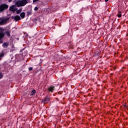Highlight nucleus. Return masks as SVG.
I'll return each instance as SVG.
<instances>
[{
	"label": "nucleus",
	"instance_id": "obj_15",
	"mask_svg": "<svg viewBox=\"0 0 128 128\" xmlns=\"http://www.w3.org/2000/svg\"><path fill=\"white\" fill-rule=\"evenodd\" d=\"M21 12H22V8H21L18 10H16V12L17 14H20Z\"/></svg>",
	"mask_w": 128,
	"mask_h": 128
},
{
	"label": "nucleus",
	"instance_id": "obj_4",
	"mask_svg": "<svg viewBox=\"0 0 128 128\" xmlns=\"http://www.w3.org/2000/svg\"><path fill=\"white\" fill-rule=\"evenodd\" d=\"M50 102V97L48 96H46L44 99L42 100V102H44V104L48 102Z\"/></svg>",
	"mask_w": 128,
	"mask_h": 128
},
{
	"label": "nucleus",
	"instance_id": "obj_16",
	"mask_svg": "<svg viewBox=\"0 0 128 128\" xmlns=\"http://www.w3.org/2000/svg\"><path fill=\"white\" fill-rule=\"evenodd\" d=\"M4 53L0 54V60H2V58H4Z\"/></svg>",
	"mask_w": 128,
	"mask_h": 128
},
{
	"label": "nucleus",
	"instance_id": "obj_9",
	"mask_svg": "<svg viewBox=\"0 0 128 128\" xmlns=\"http://www.w3.org/2000/svg\"><path fill=\"white\" fill-rule=\"evenodd\" d=\"M4 38V32L0 31V40H2Z\"/></svg>",
	"mask_w": 128,
	"mask_h": 128
},
{
	"label": "nucleus",
	"instance_id": "obj_25",
	"mask_svg": "<svg viewBox=\"0 0 128 128\" xmlns=\"http://www.w3.org/2000/svg\"><path fill=\"white\" fill-rule=\"evenodd\" d=\"M109 0H105V2H108Z\"/></svg>",
	"mask_w": 128,
	"mask_h": 128
},
{
	"label": "nucleus",
	"instance_id": "obj_7",
	"mask_svg": "<svg viewBox=\"0 0 128 128\" xmlns=\"http://www.w3.org/2000/svg\"><path fill=\"white\" fill-rule=\"evenodd\" d=\"M11 18L12 20H14L15 21L18 22V20H20V16L18 15H16V16H12Z\"/></svg>",
	"mask_w": 128,
	"mask_h": 128
},
{
	"label": "nucleus",
	"instance_id": "obj_12",
	"mask_svg": "<svg viewBox=\"0 0 128 128\" xmlns=\"http://www.w3.org/2000/svg\"><path fill=\"white\" fill-rule=\"evenodd\" d=\"M2 46H3L4 48H8V42H4V44H2Z\"/></svg>",
	"mask_w": 128,
	"mask_h": 128
},
{
	"label": "nucleus",
	"instance_id": "obj_26",
	"mask_svg": "<svg viewBox=\"0 0 128 128\" xmlns=\"http://www.w3.org/2000/svg\"><path fill=\"white\" fill-rule=\"evenodd\" d=\"M0 44H2V40H0Z\"/></svg>",
	"mask_w": 128,
	"mask_h": 128
},
{
	"label": "nucleus",
	"instance_id": "obj_3",
	"mask_svg": "<svg viewBox=\"0 0 128 128\" xmlns=\"http://www.w3.org/2000/svg\"><path fill=\"white\" fill-rule=\"evenodd\" d=\"M8 8V5L6 4H2L0 5V12H4L5 10Z\"/></svg>",
	"mask_w": 128,
	"mask_h": 128
},
{
	"label": "nucleus",
	"instance_id": "obj_14",
	"mask_svg": "<svg viewBox=\"0 0 128 128\" xmlns=\"http://www.w3.org/2000/svg\"><path fill=\"white\" fill-rule=\"evenodd\" d=\"M6 34L8 36H10V30H7L6 31Z\"/></svg>",
	"mask_w": 128,
	"mask_h": 128
},
{
	"label": "nucleus",
	"instance_id": "obj_30",
	"mask_svg": "<svg viewBox=\"0 0 128 128\" xmlns=\"http://www.w3.org/2000/svg\"><path fill=\"white\" fill-rule=\"evenodd\" d=\"M96 54H98V53Z\"/></svg>",
	"mask_w": 128,
	"mask_h": 128
},
{
	"label": "nucleus",
	"instance_id": "obj_2",
	"mask_svg": "<svg viewBox=\"0 0 128 128\" xmlns=\"http://www.w3.org/2000/svg\"><path fill=\"white\" fill-rule=\"evenodd\" d=\"M16 60L17 62H20L24 60V55L22 54H16Z\"/></svg>",
	"mask_w": 128,
	"mask_h": 128
},
{
	"label": "nucleus",
	"instance_id": "obj_20",
	"mask_svg": "<svg viewBox=\"0 0 128 128\" xmlns=\"http://www.w3.org/2000/svg\"><path fill=\"white\" fill-rule=\"evenodd\" d=\"M32 70V67H30L29 68H28V70L30 71V72L31 70Z\"/></svg>",
	"mask_w": 128,
	"mask_h": 128
},
{
	"label": "nucleus",
	"instance_id": "obj_28",
	"mask_svg": "<svg viewBox=\"0 0 128 128\" xmlns=\"http://www.w3.org/2000/svg\"><path fill=\"white\" fill-rule=\"evenodd\" d=\"M124 108H126V105H124Z\"/></svg>",
	"mask_w": 128,
	"mask_h": 128
},
{
	"label": "nucleus",
	"instance_id": "obj_29",
	"mask_svg": "<svg viewBox=\"0 0 128 128\" xmlns=\"http://www.w3.org/2000/svg\"><path fill=\"white\" fill-rule=\"evenodd\" d=\"M69 48H70V46H69Z\"/></svg>",
	"mask_w": 128,
	"mask_h": 128
},
{
	"label": "nucleus",
	"instance_id": "obj_18",
	"mask_svg": "<svg viewBox=\"0 0 128 128\" xmlns=\"http://www.w3.org/2000/svg\"><path fill=\"white\" fill-rule=\"evenodd\" d=\"M0 32H4V28H0Z\"/></svg>",
	"mask_w": 128,
	"mask_h": 128
},
{
	"label": "nucleus",
	"instance_id": "obj_21",
	"mask_svg": "<svg viewBox=\"0 0 128 128\" xmlns=\"http://www.w3.org/2000/svg\"><path fill=\"white\" fill-rule=\"evenodd\" d=\"M34 10H36H36H38V7H36V6L35 7Z\"/></svg>",
	"mask_w": 128,
	"mask_h": 128
},
{
	"label": "nucleus",
	"instance_id": "obj_11",
	"mask_svg": "<svg viewBox=\"0 0 128 128\" xmlns=\"http://www.w3.org/2000/svg\"><path fill=\"white\" fill-rule=\"evenodd\" d=\"M20 16L22 18H24L26 16V13L24 12H22L20 14Z\"/></svg>",
	"mask_w": 128,
	"mask_h": 128
},
{
	"label": "nucleus",
	"instance_id": "obj_23",
	"mask_svg": "<svg viewBox=\"0 0 128 128\" xmlns=\"http://www.w3.org/2000/svg\"><path fill=\"white\" fill-rule=\"evenodd\" d=\"M9 2H14V0H8Z\"/></svg>",
	"mask_w": 128,
	"mask_h": 128
},
{
	"label": "nucleus",
	"instance_id": "obj_5",
	"mask_svg": "<svg viewBox=\"0 0 128 128\" xmlns=\"http://www.w3.org/2000/svg\"><path fill=\"white\" fill-rule=\"evenodd\" d=\"M8 20V18H0V26H4L5 24H6V22Z\"/></svg>",
	"mask_w": 128,
	"mask_h": 128
},
{
	"label": "nucleus",
	"instance_id": "obj_22",
	"mask_svg": "<svg viewBox=\"0 0 128 128\" xmlns=\"http://www.w3.org/2000/svg\"><path fill=\"white\" fill-rule=\"evenodd\" d=\"M38 2V0H33V2Z\"/></svg>",
	"mask_w": 128,
	"mask_h": 128
},
{
	"label": "nucleus",
	"instance_id": "obj_27",
	"mask_svg": "<svg viewBox=\"0 0 128 128\" xmlns=\"http://www.w3.org/2000/svg\"><path fill=\"white\" fill-rule=\"evenodd\" d=\"M16 40H20V38H17Z\"/></svg>",
	"mask_w": 128,
	"mask_h": 128
},
{
	"label": "nucleus",
	"instance_id": "obj_17",
	"mask_svg": "<svg viewBox=\"0 0 128 128\" xmlns=\"http://www.w3.org/2000/svg\"><path fill=\"white\" fill-rule=\"evenodd\" d=\"M118 18H122V12L119 11L118 14Z\"/></svg>",
	"mask_w": 128,
	"mask_h": 128
},
{
	"label": "nucleus",
	"instance_id": "obj_24",
	"mask_svg": "<svg viewBox=\"0 0 128 128\" xmlns=\"http://www.w3.org/2000/svg\"><path fill=\"white\" fill-rule=\"evenodd\" d=\"M56 98V100H58H58H60L58 99V98Z\"/></svg>",
	"mask_w": 128,
	"mask_h": 128
},
{
	"label": "nucleus",
	"instance_id": "obj_6",
	"mask_svg": "<svg viewBox=\"0 0 128 128\" xmlns=\"http://www.w3.org/2000/svg\"><path fill=\"white\" fill-rule=\"evenodd\" d=\"M10 12H16V10H18V8H16V6L12 5L10 8Z\"/></svg>",
	"mask_w": 128,
	"mask_h": 128
},
{
	"label": "nucleus",
	"instance_id": "obj_1",
	"mask_svg": "<svg viewBox=\"0 0 128 128\" xmlns=\"http://www.w3.org/2000/svg\"><path fill=\"white\" fill-rule=\"evenodd\" d=\"M28 2V0H18L16 2L15 4L20 8V6H24Z\"/></svg>",
	"mask_w": 128,
	"mask_h": 128
},
{
	"label": "nucleus",
	"instance_id": "obj_13",
	"mask_svg": "<svg viewBox=\"0 0 128 128\" xmlns=\"http://www.w3.org/2000/svg\"><path fill=\"white\" fill-rule=\"evenodd\" d=\"M36 90H32L30 92L31 96H34L36 94Z\"/></svg>",
	"mask_w": 128,
	"mask_h": 128
},
{
	"label": "nucleus",
	"instance_id": "obj_8",
	"mask_svg": "<svg viewBox=\"0 0 128 128\" xmlns=\"http://www.w3.org/2000/svg\"><path fill=\"white\" fill-rule=\"evenodd\" d=\"M56 88L54 86H50L48 88V92H54V91L55 90Z\"/></svg>",
	"mask_w": 128,
	"mask_h": 128
},
{
	"label": "nucleus",
	"instance_id": "obj_19",
	"mask_svg": "<svg viewBox=\"0 0 128 128\" xmlns=\"http://www.w3.org/2000/svg\"><path fill=\"white\" fill-rule=\"evenodd\" d=\"M4 76L2 75V73L0 72V80L1 78H2V77Z\"/></svg>",
	"mask_w": 128,
	"mask_h": 128
},
{
	"label": "nucleus",
	"instance_id": "obj_10",
	"mask_svg": "<svg viewBox=\"0 0 128 128\" xmlns=\"http://www.w3.org/2000/svg\"><path fill=\"white\" fill-rule=\"evenodd\" d=\"M32 8L30 10H28L27 12V14L26 16H32Z\"/></svg>",
	"mask_w": 128,
	"mask_h": 128
}]
</instances>
